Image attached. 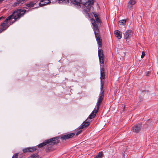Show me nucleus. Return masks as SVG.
<instances>
[{
    "instance_id": "14",
    "label": "nucleus",
    "mask_w": 158,
    "mask_h": 158,
    "mask_svg": "<svg viewBox=\"0 0 158 158\" xmlns=\"http://www.w3.org/2000/svg\"><path fill=\"white\" fill-rule=\"evenodd\" d=\"M36 150L35 147H29L24 148L23 149V152L24 153L27 152H33Z\"/></svg>"
},
{
    "instance_id": "23",
    "label": "nucleus",
    "mask_w": 158,
    "mask_h": 158,
    "mask_svg": "<svg viewBox=\"0 0 158 158\" xmlns=\"http://www.w3.org/2000/svg\"><path fill=\"white\" fill-rule=\"evenodd\" d=\"M18 153H16L13 155L12 158H18Z\"/></svg>"
},
{
    "instance_id": "17",
    "label": "nucleus",
    "mask_w": 158,
    "mask_h": 158,
    "mask_svg": "<svg viewBox=\"0 0 158 158\" xmlns=\"http://www.w3.org/2000/svg\"><path fill=\"white\" fill-rule=\"evenodd\" d=\"M98 53L99 58L104 57L103 52V50L102 49H98Z\"/></svg>"
},
{
    "instance_id": "22",
    "label": "nucleus",
    "mask_w": 158,
    "mask_h": 158,
    "mask_svg": "<svg viewBox=\"0 0 158 158\" xmlns=\"http://www.w3.org/2000/svg\"><path fill=\"white\" fill-rule=\"evenodd\" d=\"M99 59L100 62V64L101 66V65H102L101 64H103L104 63V57L99 58Z\"/></svg>"
},
{
    "instance_id": "28",
    "label": "nucleus",
    "mask_w": 158,
    "mask_h": 158,
    "mask_svg": "<svg viewBox=\"0 0 158 158\" xmlns=\"http://www.w3.org/2000/svg\"><path fill=\"white\" fill-rule=\"evenodd\" d=\"M4 0H0V4Z\"/></svg>"
},
{
    "instance_id": "21",
    "label": "nucleus",
    "mask_w": 158,
    "mask_h": 158,
    "mask_svg": "<svg viewBox=\"0 0 158 158\" xmlns=\"http://www.w3.org/2000/svg\"><path fill=\"white\" fill-rule=\"evenodd\" d=\"M32 158H41L40 156L37 154H34L31 156Z\"/></svg>"
},
{
    "instance_id": "6",
    "label": "nucleus",
    "mask_w": 158,
    "mask_h": 158,
    "mask_svg": "<svg viewBox=\"0 0 158 158\" xmlns=\"http://www.w3.org/2000/svg\"><path fill=\"white\" fill-rule=\"evenodd\" d=\"M10 17H8L1 24V26L2 28L0 29V32L1 33L3 31H5L11 25L14 23V22L12 21L10 19Z\"/></svg>"
},
{
    "instance_id": "13",
    "label": "nucleus",
    "mask_w": 158,
    "mask_h": 158,
    "mask_svg": "<svg viewBox=\"0 0 158 158\" xmlns=\"http://www.w3.org/2000/svg\"><path fill=\"white\" fill-rule=\"evenodd\" d=\"M132 34V31L131 30H127L125 34V39H129L131 36Z\"/></svg>"
},
{
    "instance_id": "15",
    "label": "nucleus",
    "mask_w": 158,
    "mask_h": 158,
    "mask_svg": "<svg viewBox=\"0 0 158 158\" xmlns=\"http://www.w3.org/2000/svg\"><path fill=\"white\" fill-rule=\"evenodd\" d=\"M115 36L118 39H120L122 38L121 32L118 30L115 31H114Z\"/></svg>"
},
{
    "instance_id": "2",
    "label": "nucleus",
    "mask_w": 158,
    "mask_h": 158,
    "mask_svg": "<svg viewBox=\"0 0 158 158\" xmlns=\"http://www.w3.org/2000/svg\"><path fill=\"white\" fill-rule=\"evenodd\" d=\"M71 2L75 6H82L83 9L82 10L83 14L86 17H90L89 12L94 4V0H87L85 2H83L82 0H73Z\"/></svg>"
},
{
    "instance_id": "12",
    "label": "nucleus",
    "mask_w": 158,
    "mask_h": 158,
    "mask_svg": "<svg viewBox=\"0 0 158 158\" xmlns=\"http://www.w3.org/2000/svg\"><path fill=\"white\" fill-rule=\"evenodd\" d=\"M51 3L50 0H41L39 3V5L40 6L49 4Z\"/></svg>"
},
{
    "instance_id": "20",
    "label": "nucleus",
    "mask_w": 158,
    "mask_h": 158,
    "mask_svg": "<svg viewBox=\"0 0 158 158\" xmlns=\"http://www.w3.org/2000/svg\"><path fill=\"white\" fill-rule=\"evenodd\" d=\"M119 23L121 25H125L126 23V21L125 19L120 20L119 21Z\"/></svg>"
},
{
    "instance_id": "27",
    "label": "nucleus",
    "mask_w": 158,
    "mask_h": 158,
    "mask_svg": "<svg viewBox=\"0 0 158 158\" xmlns=\"http://www.w3.org/2000/svg\"><path fill=\"white\" fill-rule=\"evenodd\" d=\"M4 19V17H3V16L1 17H0V20H1L2 19Z\"/></svg>"
},
{
    "instance_id": "3",
    "label": "nucleus",
    "mask_w": 158,
    "mask_h": 158,
    "mask_svg": "<svg viewBox=\"0 0 158 158\" xmlns=\"http://www.w3.org/2000/svg\"><path fill=\"white\" fill-rule=\"evenodd\" d=\"M60 137L57 136L46 140L43 143L39 144L38 148H42L44 147L46 151L47 152H50L53 150L52 146L57 144L59 143L58 139Z\"/></svg>"
},
{
    "instance_id": "24",
    "label": "nucleus",
    "mask_w": 158,
    "mask_h": 158,
    "mask_svg": "<svg viewBox=\"0 0 158 158\" xmlns=\"http://www.w3.org/2000/svg\"><path fill=\"white\" fill-rule=\"evenodd\" d=\"M145 52L144 51H143L142 53V55L141 56V58H143L144 57V56H145Z\"/></svg>"
},
{
    "instance_id": "19",
    "label": "nucleus",
    "mask_w": 158,
    "mask_h": 158,
    "mask_svg": "<svg viewBox=\"0 0 158 158\" xmlns=\"http://www.w3.org/2000/svg\"><path fill=\"white\" fill-rule=\"evenodd\" d=\"M102 152H100L98 154L96 155L94 158H102Z\"/></svg>"
},
{
    "instance_id": "16",
    "label": "nucleus",
    "mask_w": 158,
    "mask_h": 158,
    "mask_svg": "<svg viewBox=\"0 0 158 158\" xmlns=\"http://www.w3.org/2000/svg\"><path fill=\"white\" fill-rule=\"evenodd\" d=\"M37 2L35 1H31L27 3L26 4V6L28 7H32L34 6V5L36 4Z\"/></svg>"
},
{
    "instance_id": "25",
    "label": "nucleus",
    "mask_w": 158,
    "mask_h": 158,
    "mask_svg": "<svg viewBox=\"0 0 158 158\" xmlns=\"http://www.w3.org/2000/svg\"><path fill=\"white\" fill-rule=\"evenodd\" d=\"M150 73V71H148L147 72L146 75V76H149V74Z\"/></svg>"
},
{
    "instance_id": "4",
    "label": "nucleus",
    "mask_w": 158,
    "mask_h": 158,
    "mask_svg": "<svg viewBox=\"0 0 158 158\" xmlns=\"http://www.w3.org/2000/svg\"><path fill=\"white\" fill-rule=\"evenodd\" d=\"M26 10H23L21 9H17L14 11L12 14L9 15V17H10V19L14 23L19 20L20 18L23 17L26 12Z\"/></svg>"
},
{
    "instance_id": "8",
    "label": "nucleus",
    "mask_w": 158,
    "mask_h": 158,
    "mask_svg": "<svg viewBox=\"0 0 158 158\" xmlns=\"http://www.w3.org/2000/svg\"><path fill=\"white\" fill-rule=\"evenodd\" d=\"M95 38L98 44V46L100 47H102V41L101 39L99 34L98 33L99 31H94Z\"/></svg>"
},
{
    "instance_id": "18",
    "label": "nucleus",
    "mask_w": 158,
    "mask_h": 158,
    "mask_svg": "<svg viewBox=\"0 0 158 158\" xmlns=\"http://www.w3.org/2000/svg\"><path fill=\"white\" fill-rule=\"evenodd\" d=\"M58 2L59 4H66L69 3V0H58Z\"/></svg>"
},
{
    "instance_id": "10",
    "label": "nucleus",
    "mask_w": 158,
    "mask_h": 158,
    "mask_svg": "<svg viewBox=\"0 0 158 158\" xmlns=\"http://www.w3.org/2000/svg\"><path fill=\"white\" fill-rule=\"evenodd\" d=\"M74 133H71L64 135L61 137V139H66L72 138L75 135Z\"/></svg>"
},
{
    "instance_id": "7",
    "label": "nucleus",
    "mask_w": 158,
    "mask_h": 158,
    "mask_svg": "<svg viewBox=\"0 0 158 158\" xmlns=\"http://www.w3.org/2000/svg\"><path fill=\"white\" fill-rule=\"evenodd\" d=\"M105 78V74L104 69L103 66L102 65L100 67V77L101 80V87L100 89L102 90V89L103 88L104 85V83L102 82V80Z\"/></svg>"
},
{
    "instance_id": "29",
    "label": "nucleus",
    "mask_w": 158,
    "mask_h": 158,
    "mask_svg": "<svg viewBox=\"0 0 158 158\" xmlns=\"http://www.w3.org/2000/svg\"><path fill=\"white\" fill-rule=\"evenodd\" d=\"M125 106H124V107H123V110H124V109H125Z\"/></svg>"
},
{
    "instance_id": "30",
    "label": "nucleus",
    "mask_w": 158,
    "mask_h": 158,
    "mask_svg": "<svg viewBox=\"0 0 158 158\" xmlns=\"http://www.w3.org/2000/svg\"><path fill=\"white\" fill-rule=\"evenodd\" d=\"M50 1H51L52 0H50ZM55 2H56V1H57V0H55Z\"/></svg>"
},
{
    "instance_id": "1",
    "label": "nucleus",
    "mask_w": 158,
    "mask_h": 158,
    "mask_svg": "<svg viewBox=\"0 0 158 158\" xmlns=\"http://www.w3.org/2000/svg\"><path fill=\"white\" fill-rule=\"evenodd\" d=\"M100 90L101 92L99 94V97L97 100V102L94 110L89 116L87 119L85 120V121H84L81 126L78 127V129L79 130L84 128L88 127L90 123V121H88V119L94 118L95 116L97 113L98 112L100 106L102 103L104 98V90L103 89V88L102 89V90L101 89Z\"/></svg>"
},
{
    "instance_id": "11",
    "label": "nucleus",
    "mask_w": 158,
    "mask_h": 158,
    "mask_svg": "<svg viewBox=\"0 0 158 158\" xmlns=\"http://www.w3.org/2000/svg\"><path fill=\"white\" fill-rule=\"evenodd\" d=\"M135 0H130L127 4V7L130 10L132 9L133 6L136 3Z\"/></svg>"
},
{
    "instance_id": "9",
    "label": "nucleus",
    "mask_w": 158,
    "mask_h": 158,
    "mask_svg": "<svg viewBox=\"0 0 158 158\" xmlns=\"http://www.w3.org/2000/svg\"><path fill=\"white\" fill-rule=\"evenodd\" d=\"M141 127L140 124L135 125L132 127L131 131L135 133H138L141 130Z\"/></svg>"
},
{
    "instance_id": "26",
    "label": "nucleus",
    "mask_w": 158,
    "mask_h": 158,
    "mask_svg": "<svg viewBox=\"0 0 158 158\" xmlns=\"http://www.w3.org/2000/svg\"><path fill=\"white\" fill-rule=\"evenodd\" d=\"M81 132V131H78L77 133H76V135H78L79 134H80Z\"/></svg>"
},
{
    "instance_id": "5",
    "label": "nucleus",
    "mask_w": 158,
    "mask_h": 158,
    "mask_svg": "<svg viewBox=\"0 0 158 158\" xmlns=\"http://www.w3.org/2000/svg\"><path fill=\"white\" fill-rule=\"evenodd\" d=\"M93 14L95 18L96 21L93 19H91V21L93 26L92 28L94 31H99V27L101 26L102 22L101 20L99 19L98 15L96 12H94Z\"/></svg>"
}]
</instances>
